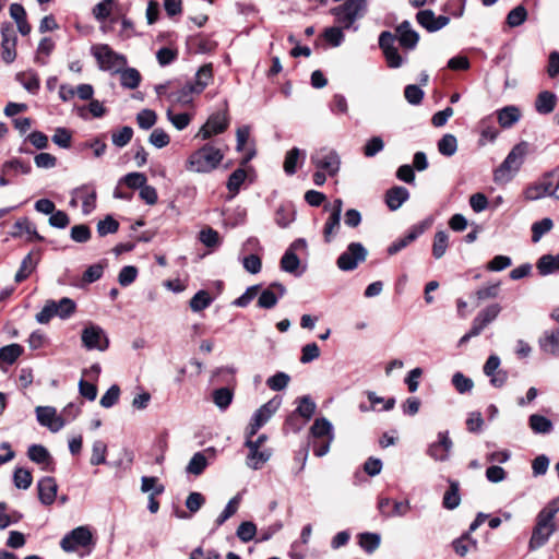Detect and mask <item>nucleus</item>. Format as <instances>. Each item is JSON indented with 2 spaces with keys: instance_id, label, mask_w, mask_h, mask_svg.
I'll return each mask as SVG.
<instances>
[{
  "instance_id": "obj_1",
  "label": "nucleus",
  "mask_w": 559,
  "mask_h": 559,
  "mask_svg": "<svg viewBox=\"0 0 559 559\" xmlns=\"http://www.w3.org/2000/svg\"><path fill=\"white\" fill-rule=\"evenodd\" d=\"M528 147L530 145L525 141L514 145L502 164L495 170V181L509 182L512 180L524 164Z\"/></svg>"
},
{
  "instance_id": "obj_2",
  "label": "nucleus",
  "mask_w": 559,
  "mask_h": 559,
  "mask_svg": "<svg viewBox=\"0 0 559 559\" xmlns=\"http://www.w3.org/2000/svg\"><path fill=\"white\" fill-rule=\"evenodd\" d=\"M222 151L211 144H205L193 152L186 164V168L193 173H210L223 160Z\"/></svg>"
},
{
  "instance_id": "obj_3",
  "label": "nucleus",
  "mask_w": 559,
  "mask_h": 559,
  "mask_svg": "<svg viewBox=\"0 0 559 559\" xmlns=\"http://www.w3.org/2000/svg\"><path fill=\"white\" fill-rule=\"evenodd\" d=\"M91 52L96 59L99 70L111 74H118L128 63L126 56L116 52L107 44L92 46Z\"/></svg>"
},
{
  "instance_id": "obj_4",
  "label": "nucleus",
  "mask_w": 559,
  "mask_h": 559,
  "mask_svg": "<svg viewBox=\"0 0 559 559\" xmlns=\"http://www.w3.org/2000/svg\"><path fill=\"white\" fill-rule=\"evenodd\" d=\"M559 189V176L556 169L545 173L536 182L524 191L526 200L535 201L547 195H555Z\"/></svg>"
},
{
  "instance_id": "obj_5",
  "label": "nucleus",
  "mask_w": 559,
  "mask_h": 559,
  "mask_svg": "<svg viewBox=\"0 0 559 559\" xmlns=\"http://www.w3.org/2000/svg\"><path fill=\"white\" fill-rule=\"evenodd\" d=\"M366 10L367 0H347L344 4L332 9V13L343 28H349L356 20L364 16Z\"/></svg>"
},
{
  "instance_id": "obj_6",
  "label": "nucleus",
  "mask_w": 559,
  "mask_h": 559,
  "mask_svg": "<svg viewBox=\"0 0 559 559\" xmlns=\"http://www.w3.org/2000/svg\"><path fill=\"white\" fill-rule=\"evenodd\" d=\"M93 545V534L87 526H78L67 533L60 540V547L66 552H74L79 548Z\"/></svg>"
},
{
  "instance_id": "obj_7",
  "label": "nucleus",
  "mask_w": 559,
  "mask_h": 559,
  "mask_svg": "<svg viewBox=\"0 0 559 559\" xmlns=\"http://www.w3.org/2000/svg\"><path fill=\"white\" fill-rule=\"evenodd\" d=\"M81 341L87 350L105 352L109 346V340L104 329L93 323L83 329Z\"/></svg>"
},
{
  "instance_id": "obj_8",
  "label": "nucleus",
  "mask_w": 559,
  "mask_h": 559,
  "mask_svg": "<svg viewBox=\"0 0 559 559\" xmlns=\"http://www.w3.org/2000/svg\"><path fill=\"white\" fill-rule=\"evenodd\" d=\"M556 531L554 520L548 519L542 513L537 514L536 525L533 530L528 547L531 550H536L544 546L552 533Z\"/></svg>"
},
{
  "instance_id": "obj_9",
  "label": "nucleus",
  "mask_w": 559,
  "mask_h": 559,
  "mask_svg": "<svg viewBox=\"0 0 559 559\" xmlns=\"http://www.w3.org/2000/svg\"><path fill=\"white\" fill-rule=\"evenodd\" d=\"M280 405H281L280 400L272 399L267 403L263 404L260 408H258L254 412V414L246 429V437H253L254 435H257L259 429L262 426H264L271 419V417L275 414V412L277 411Z\"/></svg>"
},
{
  "instance_id": "obj_10",
  "label": "nucleus",
  "mask_w": 559,
  "mask_h": 559,
  "mask_svg": "<svg viewBox=\"0 0 559 559\" xmlns=\"http://www.w3.org/2000/svg\"><path fill=\"white\" fill-rule=\"evenodd\" d=\"M367 250L360 242H352L337 258L336 264L342 271H353L367 258Z\"/></svg>"
},
{
  "instance_id": "obj_11",
  "label": "nucleus",
  "mask_w": 559,
  "mask_h": 559,
  "mask_svg": "<svg viewBox=\"0 0 559 559\" xmlns=\"http://www.w3.org/2000/svg\"><path fill=\"white\" fill-rule=\"evenodd\" d=\"M312 164L329 176H334L340 170L341 159L338 154L329 148H321L311 156Z\"/></svg>"
},
{
  "instance_id": "obj_12",
  "label": "nucleus",
  "mask_w": 559,
  "mask_h": 559,
  "mask_svg": "<svg viewBox=\"0 0 559 559\" xmlns=\"http://www.w3.org/2000/svg\"><path fill=\"white\" fill-rule=\"evenodd\" d=\"M1 59L10 64L12 63L16 58V44H17V36L15 34V31L13 26L9 23H4L1 25Z\"/></svg>"
},
{
  "instance_id": "obj_13",
  "label": "nucleus",
  "mask_w": 559,
  "mask_h": 559,
  "mask_svg": "<svg viewBox=\"0 0 559 559\" xmlns=\"http://www.w3.org/2000/svg\"><path fill=\"white\" fill-rule=\"evenodd\" d=\"M437 437L438 440L428 445L427 455L436 462H445L450 457L453 442L449 436V431H440Z\"/></svg>"
},
{
  "instance_id": "obj_14",
  "label": "nucleus",
  "mask_w": 559,
  "mask_h": 559,
  "mask_svg": "<svg viewBox=\"0 0 559 559\" xmlns=\"http://www.w3.org/2000/svg\"><path fill=\"white\" fill-rule=\"evenodd\" d=\"M229 124V119L226 111L213 114L204 126L200 129L198 135L203 140L210 139L215 134L223 133Z\"/></svg>"
},
{
  "instance_id": "obj_15",
  "label": "nucleus",
  "mask_w": 559,
  "mask_h": 559,
  "mask_svg": "<svg viewBox=\"0 0 559 559\" xmlns=\"http://www.w3.org/2000/svg\"><path fill=\"white\" fill-rule=\"evenodd\" d=\"M35 413L37 421L52 432H58L66 425V421L57 414V409L55 407L37 406Z\"/></svg>"
},
{
  "instance_id": "obj_16",
  "label": "nucleus",
  "mask_w": 559,
  "mask_h": 559,
  "mask_svg": "<svg viewBox=\"0 0 559 559\" xmlns=\"http://www.w3.org/2000/svg\"><path fill=\"white\" fill-rule=\"evenodd\" d=\"M416 21L429 33H435L445 27L450 23V17L447 15L437 16L432 10L426 9L417 12Z\"/></svg>"
},
{
  "instance_id": "obj_17",
  "label": "nucleus",
  "mask_w": 559,
  "mask_h": 559,
  "mask_svg": "<svg viewBox=\"0 0 559 559\" xmlns=\"http://www.w3.org/2000/svg\"><path fill=\"white\" fill-rule=\"evenodd\" d=\"M286 292V287L282 283L273 282L260 293L257 305L262 309H272Z\"/></svg>"
},
{
  "instance_id": "obj_18",
  "label": "nucleus",
  "mask_w": 559,
  "mask_h": 559,
  "mask_svg": "<svg viewBox=\"0 0 559 559\" xmlns=\"http://www.w3.org/2000/svg\"><path fill=\"white\" fill-rule=\"evenodd\" d=\"M252 438L253 437H246L245 447L249 450L246 464L248 467L257 471L262 468V466L271 459L272 451L271 449L255 448L252 443Z\"/></svg>"
},
{
  "instance_id": "obj_19",
  "label": "nucleus",
  "mask_w": 559,
  "mask_h": 559,
  "mask_svg": "<svg viewBox=\"0 0 559 559\" xmlns=\"http://www.w3.org/2000/svg\"><path fill=\"white\" fill-rule=\"evenodd\" d=\"M193 94H197V91L191 82L183 85L174 83L173 88L167 93V99L173 105H188L192 102Z\"/></svg>"
},
{
  "instance_id": "obj_20",
  "label": "nucleus",
  "mask_w": 559,
  "mask_h": 559,
  "mask_svg": "<svg viewBox=\"0 0 559 559\" xmlns=\"http://www.w3.org/2000/svg\"><path fill=\"white\" fill-rule=\"evenodd\" d=\"M396 37L402 48L413 50L419 41V34L412 27L411 22L403 21L395 28Z\"/></svg>"
},
{
  "instance_id": "obj_21",
  "label": "nucleus",
  "mask_w": 559,
  "mask_h": 559,
  "mask_svg": "<svg viewBox=\"0 0 559 559\" xmlns=\"http://www.w3.org/2000/svg\"><path fill=\"white\" fill-rule=\"evenodd\" d=\"M538 346L544 354L559 357V325L545 330L538 338Z\"/></svg>"
},
{
  "instance_id": "obj_22",
  "label": "nucleus",
  "mask_w": 559,
  "mask_h": 559,
  "mask_svg": "<svg viewBox=\"0 0 559 559\" xmlns=\"http://www.w3.org/2000/svg\"><path fill=\"white\" fill-rule=\"evenodd\" d=\"M38 498L40 502L45 506H50L55 502L58 485L56 479L50 476L43 477L38 484Z\"/></svg>"
},
{
  "instance_id": "obj_23",
  "label": "nucleus",
  "mask_w": 559,
  "mask_h": 559,
  "mask_svg": "<svg viewBox=\"0 0 559 559\" xmlns=\"http://www.w3.org/2000/svg\"><path fill=\"white\" fill-rule=\"evenodd\" d=\"M500 311L501 307L498 304H492L481 310L473 320L474 333H481L499 316Z\"/></svg>"
},
{
  "instance_id": "obj_24",
  "label": "nucleus",
  "mask_w": 559,
  "mask_h": 559,
  "mask_svg": "<svg viewBox=\"0 0 559 559\" xmlns=\"http://www.w3.org/2000/svg\"><path fill=\"white\" fill-rule=\"evenodd\" d=\"M425 229L426 226L424 224H417L412 226V228L403 238L397 239L388 247V253L390 255L396 254L402 249L407 247L411 242L416 240L425 231Z\"/></svg>"
},
{
  "instance_id": "obj_25",
  "label": "nucleus",
  "mask_w": 559,
  "mask_h": 559,
  "mask_svg": "<svg viewBox=\"0 0 559 559\" xmlns=\"http://www.w3.org/2000/svg\"><path fill=\"white\" fill-rule=\"evenodd\" d=\"M23 233H25L27 235V239H26L27 241H33V240L43 241L44 240L43 236H40L37 233L35 225L27 217H22V218L17 219L14 223L13 230L10 233V235L13 238H19L23 235Z\"/></svg>"
},
{
  "instance_id": "obj_26",
  "label": "nucleus",
  "mask_w": 559,
  "mask_h": 559,
  "mask_svg": "<svg viewBox=\"0 0 559 559\" xmlns=\"http://www.w3.org/2000/svg\"><path fill=\"white\" fill-rule=\"evenodd\" d=\"M40 260V251L38 250L36 252L31 251L28 254L24 257V259L21 262V265L14 276V281L16 283H21L25 281L37 267Z\"/></svg>"
},
{
  "instance_id": "obj_27",
  "label": "nucleus",
  "mask_w": 559,
  "mask_h": 559,
  "mask_svg": "<svg viewBox=\"0 0 559 559\" xmlns=\"http://www.w3.org/2000/svg\"><path fill=\"white\" fill-rule=\"evenodd\" d=\"M27 455L31 461L43 464V469L52 471L53 461L48 450L41 444H32L27 450Z\"/></svg>"
},
{
  "instance_id": "obj_28",
  "label": "nucleus",
  "mask_w": 559,
  "mask_h": 559,
  "mask_svg": "<svg viewBox=\"0 0 559 559\" xmlns=\"http://www.w3.org/2000/svg\"><path fill=\"white\" fill-rule=\"evenodd\" d=\"M409 198V192L405 187L395 186L385 193V203L391 211L399 210Z\"/></svg>"
},
{
  "instance_id": "obj_29",
  "label": "nucleus",
  "mask_w": 559,
  "mask_h": 559,
  "mask_svg": "<svg viewBox=\"0 0 559 559\" xmlns=\"http://www.w3.org/2000/svg\"><path fill=\"white\" fill-rule=\"evenodd\" d=\"M310 435L313 439H334L333 435V426L330 420L326 418H317L311 428H310Z\"/></svg>"
},
{
  "instance_id": "obj_30",
  "label": "nucleus",
  "mask_w": 559,
  "mask_h": 559,
  "mask_svg": "<svg viewBox=\"0 0 559 559\" xmlns=\"http://www.w3.org/2000/svg\"><path fill=\"white\" fill-rule=\"evenodd\" d=\"M557 97L549 91L540 92L535 100V109L540 115H547L554 111Z\"/></svg>"
},
{
  "instance_id": "obj_31",
  "label": "nucleus",
  "mask_w": 559,
  "mask_h": 559,
  "mask_svg": "<svg viewBox=\"0 0 559 559\" xmlns=\"http://www.w3.org/2000/svg\"><path fill=\"white\" fill-rule=\"evenodd\" d=\"M295 207L292 203H283L275 211V223L281 228H286L295 221Z\"/></svg>"
},
{
  "instance_id": "obj_32",
  "label": "nucleus",
  "mask_w": 559,
  "mask_h": 559,
  "mask_svg": "<svg viewBox=\"0 0 559 559\" xmlns=\"http://www.w3.org/2000/svg\"><path fill=\"white\" fill-rule=\"evenodd\" d=\"M449 485V489L443 495L442 506L448 510H453L457 508L461 502L460 484L457 480L450 479Z\"/></svg>"
},
{
  "instance_id": "obj_33",
  "label": "nucleus",
  "mask_w": 559,
  "mask_h": 559,
  "mask_svg": "<svg viewBox=\"0 0 559 559\" xmlns=\"http://www.w3.org/2000/svg\"><path fill=\"white\" fill-rule=\"evenodd\" d=\"M497 114H498L499 124L506 129L511 128L521 118L520 109L513 105L503 107Z\"/></svg>"
},
{
  "instance_id": "obj_34",
  "label": "nucleus",
  "mask_w": 559,
  "mask_h": 559,
  "mask_svg": "<svg viewBox=\"0 0 559 559\" xmlns=\"http://www.w3.org/2000/svg\"><path fill=\"white\" fill-rule=\"evenodd\" d=\"M537 271L540 275L546 276L559 271V253L556 255L544 254L536 263Z\"/></svg>"
},
{
  "instance_id": "obj_35",
  "label": "nucleus",
  "mask_w": 559,
  "mask_h": 559,
  "mask_svg": "<svg viewBox=\"0 0 559 559\" xmlns=\"http://www.w3.org/2000/svg\"><path fill=\"white\" fill-rule=\"evenodd\" d=\"M299 266L300 260L297 254L292 250H286L281 259V270L295 276H300L302 272L299 271Z\"/></svg>"
},
{
  "instance_id": "obj_36",
  "label": "nucleus",
  "mask_w": 559,
  "mask_h": 559,
  "mask_svg": "<svg viewBox=\"0 0 559 559\" xmlns=\"http://www.w3.org/2000/svg\"><path fill=\"white\" fill-rule=\"evenodd\" d=\"M120 74V84L128 90L136 88L141 83V74L135 68H123Z\"/></svg>"
},
{
  "instance_id": "obj_37",
  "label": "nucleus",
  "mask_w": 559,
  "mask_h": 559,
  "mask_svg": "<svg viewBox=\"0 0 559 559\" xmlns=\"http://www.w3.org/2000/svg\"><path fill=\"white\" fill-rule=\"evenodd\" d=\"M454 551L463 557L469 550H475L477 548V540L471 537L469 532L464 533L461 537L456 538L452 543Z\"/></svg>"
},
{
  "instance_id": "obj_38",
  "label": "nucleus",
  "mask_w": 559,
  "mask_h": 559,
  "mask_svg": "<svg viewBox=\"0 0 559 559\" xmlns=\"http://www.w3.org/2000/svg\"><path fill=\"white\" fill-rule=\"evenodd\" d=\"M528 425H530V428L535 433L546 435V433L551 432L554 429V425H552L551 420L548 419L547 417H545L543 415H538V414H533L528 417Z\"/></svg>"
},
{
  "instance_id": "obj_39",
  "label": "nucleus",
  "mask_w": 559,
  "mask_h": 559,
  "mask_svg": "<svg viewBox=\"0 0 559 559\" xmlns=\"http://www.w3.org/2000/svg\"><path fill=\"white\" fill-rule=\"evenodd\" d=\"M207 465L209 462L204 452H197L189 461L186 467V473L189 475L199 476L205 471Z\"/></svg>"
},
{
  "instance_id": "obj_40",
  "label": "nucleus",
  "mask_w": 559,
  "mask_h": 559,
  "mask_svg": "<svg viewBox=\"0 0 559 559\" xmlns=\"http://www.w3.org/2000/svg\"><path fill=\"white\" fill-rule=\"evenodd\" d=\"M213 76V68L212 64L202 66L198 72L195 73V81L193 84L197 94H200L204 91V88L209 85L210 81Z\"/></svg>"
},
{
  "instance_id": "obj_41",
  "label": "nucleus",
  "mask_w": 559,
  "mask_h": 559,
  "mask_svg": "<svg viewBox=\"0 0 559 559\" xmlns=\"http://www.w3.org/2000/svg\"><path fill=\"white\" fill-rule=\"evenodd\" d=\"M449 246V235L444 230L436 233L432 243V255L435 259H441Z\"/></svg>"
},
{
  "instance_id": "obj_42",
  "label": "nucleus",
  "mask_w": 559,
  "mask_h": 559,
  "mask_svg": "<svg viewBox=\"0 0 559 559\" xmlns=\"http://www.w3.org/2000/svg\"><path fill=\"white\" fill-rule=\"evenodd\" d=\"M241 501V495L238 493L234 498H231L226 504L223 512L215 520V526L219 527L223 525L229 518H231L238 510Z\"/></svg>"
},
{
  "instance_id": "obj_43",
  "label": "nucleus",
  "mask_w": 559,
  "mask_h": 559,
  "mask_svg": "<svg viewBox=\"0 0 559 559\" xmlns=\"http://www.w3.org/2000/svg\"><path fill=\"white\" fill-rule=\"evenodd\" d=\"M438 151L441 155L450 157L457 151V140L453 134L447 133L438 141Z\"/></svg>"
},
{
  "instance_id": "obj_44",
  "label": "nucleus",
  "mask_w": 559,
  "mask_h": 559,
  "mask_svg": "<svg viewBox=\"0 0 559 559\" xmlns=\"http://www.w3.org/2000/svg\"><path fill=\"white\" fill-rule=\"evenodd\" d=\"M246 178L247 171L242 167L237 168L230 174L226 186L228 191L233 194V197L238 194L240 187L245 182Z\"/></svg>"
},
{
  "instance_id": "obj_45",
  "label": "nucleus",
  "mask_w": 559,
  "mask_h": 559,
  "mask_svg": "<svg viewBox=\"0 0 559 559\" xmlns=\"http://www.w3.org/2000/svg\"><path fill=\"white\" fill-rule=\"evenodd\" d=\"M78 191L85 193L82 197V210L84 214H90L96 206L97 194L95 189L84 185L80 187Z\"/></svg>"
},
{
  "instance_id": "obj_46",
  "label": "nucleus",
  "mask_w": 559,
  "mask_h": 559,
  "mask_svg": "<svg viewBox=\"0 0 559 559\" xmlns=\"http://www.w3.org/2000/svg\"><path fill=\"white\" fill-rule=\"evenodd\" d=\"M305 152H301L298 147H293L286 153L284 160V170L287 175H294L297 170V162L300 157L305 158Z\"/></svg>"
},
{
  "instance_id": "obj_47",
  "label": "nucleus",
  "mask_w": 559,
  "mask_h": 559,
  "mask_svg": "<svg viewBox=\"0 0 559 559\" xmlns=\"http://www.w3.org/2000/svg\"><path fill=\"white\" fill-rule=\"evenodd\" d=\"M233 397L234 393L229 388H219L213 392V402L222 411L231 404Z\"/></svg>"
},
{
  "instance_id": "obj_48",
  "label": "nucleus",
  "mask_w": 559,
  "mask_h": 559,
  "mask_svg": "<svg viewBox=\"0 0 559 559\" xmlns=\"http://www.w3.org/2000/svg\"><path fill=\"white\" fill-rule=\"evenodd\" d=\"M23 353L20 344H10L0 348V361L12 365Z\"/></svg>"
},
{
  "instance_id": "obj_49",
  "label": "nucleus",
  "mask_w": 559,
  "mask_h": 559,
  "mask_svg": "<svg viewBox=\"0 0 559 559\" xmlns=\"http://www.w3.org/2000/svg\"><path fill=\"white\" fill-rule=\"evenodd\" d=\"M32 481L33 476L28 469L23 467L15 468L13 473V483L16 488L26 490L31 487Z\"/></svg>"
},
{
  "instance_id": "obj_50",
  "label": "nucleus",
  "mask_w": 559,
  "mask_h": 559,
  "mask_svg": "<svg viewBox=\"0 0 559 559\" xmlns=\"http://www.w3.org/2000/svg\"><path fill=\"white\" fill-rule=\"evenodd\" d=\"M107 454V444L102 440L93 442L90 463L94 466L105 464Z\"/></svg>"
},
{
  "instance_id": "obj_51",
  "label": "nucleus",
  "mask_w": 559,
  "mask_h": 559,
  "mask_svg": "<svg viewBox=\"0 0 559 559\" xmlns=\"http://www.w3.org/2000/svg\"><path fill=\"white\" fill-rule=\"evenodd\" d=\"M16 79L23 85V87L32 94H36L39 90V78L36 73H21L17 74Z\"/></svg>"
},
{
  "instance_id": "obj_52",
  "label": "nucleus",
  "mask_w": 559,
  "mask_h": 559,
  "mask_svg": "<svg viewBox=\"0 0 559 559\" xmlns=\"http://www.w3.org/2000/svg\"><path fill=\"white\" fill-rule=\"evenodd\" d=\"M554 223L550 218L546 217L532 225V241L538 242L542 237L551 230Z\"/></svg>"
},
{
  "instance_id": "obj_53",
  "label": "nucleus",
  "mask_w": 559,
  "mask_h": 559,
  "mask_svg": "<svg viewBox=\"0 0 559 559\" xmlns=\"http://www.w3.org/2000/svg\"><path fill=\"white\" fill-rule=\"evenodd\" d=\"M212 302V298L206 290H199L190 300V308L194 312H199L207 308Z\"/></svg>"
},
{
  "instance_id": "obj_54",
  "label": "nucleus",
  "mask_w": 559,
  "mask_h": 559,
  "mask_svg": "<svg viewBox=\"0 0 559 559\" xmlns=\"http://www.w3.org/2000/svg\"><path fill=\"white\" fill-rule=\"evenodd\" d=\"M147 181V178L142 173H129L123 176L119 183H124L130 189H141Z\"/></svg>"
},
{
  "instance_id": "obj_55",
  "label": "nucleus",
  "mask_w": 559,
  "mask_h": 559,
  "mask_svg": "<svg viewBox=\"0 0 559 559\" xmlns=\"http://www.w3.org/2000/svg\"><path fill=\"white\" fill-rule=\"evenodd\" d=\"M359 545L367 552H373L380 545V535L376 533H362L359 536Z\"/></svg>"
},
{
  "instance_id": "obj_56",
  "label": "nucleus",
  "mask_w": 559,
  "mask_h": 559,
  "mask_svg": "<svg viewBox=\"0 0 559 559\" xmlns=\"http://www.w3.org/2000/svg\"><path fill=\"white\" fill-rule=\"evenodd\" d=\"M526 17V9L523 5H518L508 13L507 23L510 27H516L522 25Z\"/></svg>"
},
{
  "instance_id": "obj_57",
  "label": "nucleus",
  "mask_w": 559,
  "mask_h": 559,
  "mask_svg": "<svg viewBox=\"0 0 559 559\" xmlns=\"http://www.w3.org/2000/svg\"><path fill=\"white\" fill-rule=\"evenodd\" d=\"M290 377L287 373L278 371L266 380V384L273 391H282L288 385Z\"/></svg>"
},
{
  "instance_id": "obj_58",
  "label": "nucleus",
  "mask_w": 559,
  "mask_h": 559,
  "mask_svg": "<svg viewBox=\"0 0 559 559\" xmlns=\"http://www.w3.org/2000/svg\"><path fill=\"white\" fill-rule=\"evenodd\" d=\"M260 288L259 284L249 286L240 297L233 301V305L240 308L247 307L258 296Z\"/></svg>"
},
{
  "instance_id": "obj_59",
  "label": "nucleus",
  "mask_w": 559,
  "mask_h": 559,
  "mask_svg": "<svg viewBox=\"0 0 559 559\" xmlns=\"http://www.w3.org/2000/svg\"><path fill=\"white\" fill-rule=\"evenodd\" d=\"M119 229V223L110 215L97 223V233L104 237L108 234H115Z\"/></svg>"
},
{
  "instance_id": "obj_60",
  "label": "nucleus",
  "mask_w": 559,
  "mask_h": 559,
  "mask_svg": "<svg viewBox=\"0 0 559 559\" xmlns=\"http://www.w3.org/2000/svg\"><path fill=\"white\" fill-rule=\"evenodd\" d=\"M257 533V526L254 523L250 521L242 522L236 532L237 537L243 542L248 543L253 539Z\"/></svg>"
},
{
  "instance_id": "obj_61",
  "label": "nucleus",
  "mask_w": 559,
  "mask_h": 559,
  "mask_svg": "<svg viewBox=\"0 0 559 559\" xmlns=\"http://www.w3.org/2000/svg\"><path fill=\"white\" fill-rule=\"evenodd\" d=\"M56 310L57 317L67 319L75 311V302L68 297H63L58 302L56 301Z\"/></svg>"
},
{
  "instance_id": "obj_62",
  "label": "nucleus",
  "mask_w": 559,
  "mask_h": 559,
  "mask_svg": "<svg viewBox=\"0 0 559 559\" xmlns=\"http://www.w3.org/2000/svg\"><path fill=\"white\" fill-rule=\"evenodd\" d=\"M115 0H103L93 8V15L97 21L106 20L112 11Z\"/></svg>"
},
{
  "instance_id": "obj_63",
  "label": "nucleus",
  "mask_w": 559,
  "mask_h": 559,
  "mask_svg": "<svg viewBox=\"0 0 559 559\" xmlns=\"http://www.w3.org/2000/svg\"><path fill=\"white\" fill-rule=\"evenodd\" d=\"M316 407V403L309 396H302L296 412L306 420H309L313 416Z\"/></svg>"
},
{
  "instance_id": "obj_64",
  "label": "nucleus",
  "mask_w": 559,
  "mask_h": 559,
  "mask_svg": "<svg viewBox=\"0 0 559 559\" xmlns=\"http://www.w3.org/2000/svg\"><path fill=\"white\" fill-rule=\"evenodd\" d=\"M133 130L131 127H122L119 131L112 132V143L118 147L126 146L132 139Z\"/></svg>"
}]
</instances>
